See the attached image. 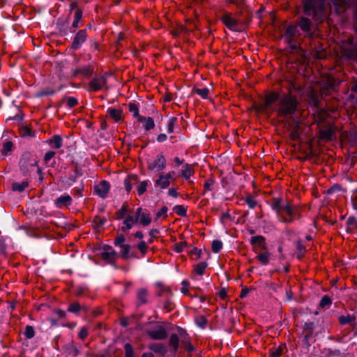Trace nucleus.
<instances>
[{"instance_id": "nucleus-50", "label": "nucleus", "mask_w": 357, "mask_h": 357, "mask_svg": "<svg viewBox=\"0 0 357 357\" xmlns=\"http://www.w3.org/2000/svg\"><path fill=\"white\" fill-rule=\"evenodd\" d=\"M137 248L143 255H145L147 251V245L144 241L140 242L137 245Z\"/></svg>"}, {"instance_id": "nucleus-17", "label": "nucleus", "mask_w": 357, "mask_h": 357, "mask_svg": "<svg viewBox=\"0 0 357 357\" xmlns=\"http://www.w3.org/2000/svg\"><path fill=\"white\" fill-rule=\"evenodd\" d=\"M137 121L143 123V126L146 130H150L155 127L154 121L151 117H144L142 116H139Z\"/></svg>"}, {"instance_id": "nucleus-55", "label": "nucleus", "mask_w": 357, "mask_h": 357, "mask_svg": "<svg viewBox=\"0 0 357 357\" xmlns=\"http://www.w3.org/2000/svg\"><path fill=\"white\" fill-rule=\"evenodd\" d=\"M188 282L187 281H183L182 282V288H181V292L184 294H187L188 292Z\"/></svg>"}, {"instance_id": "nucleus-16", "label": "nucleus", "mask_w": 357, "mask_h": 357, "mask_svg": "<svg viewBox=\"0 0 357 357\" xmlns=\"http://www.w3.org/2000/svg\"><path fill=\"white\" fill-rule=\"evenodd\" d=\"M222 21L229 29L231 30H234L238 24L237 21L227 13L222 16Z\"/></svg>"}, {"instance_id": "nucleus-44", "label": "nucleus", "mask_w": 357, "mask_h": 357, "mask_svg": "<svg viewBox=\"0 0 357 357\" xmlns=\"http://www.w3.org/2000/svg\"><path fill=\"white\" fill-rule=\"evenodd\" d=\"M78 103V100L77 98L73 97H68L66 99V104L69 107H73L77 105Z\"/></svg>"}, {"instance_id": "nucleus-24", "label": "nucleus", "mask_w": 357, "mask_h": 357, "mask_svg": "<svg viewBox=\"0 0 357 357\" xmlns=\"http://www.w3.org/2000/svg\"><path fill=\"white\" fill-rule=\"evenodd\" d=\"M149 349L155 353L161 354H164L167 351L165 347L161 343L151 344L149 345Z\"/></svg>"}, {"instance_id": "nucleus-32", "label": "nucleus", "mask_w": 357, "mask_h": 357, "mask_svg": "<svg viewBox=\"0 0 357 357\" xmlns=\"http://www.w3.org/2000/svg\"><path fill=\"white\" fill-rule=\"evenodd\" d=\"M206 267L207 264L206 262H202L200 264H198L195 266V272L196 274L199 275H202Z\"/></svg>"}, {"instance_id": "nucleus-36", "label": "nucleus", "mask_w": 357, "mask_h": 357, "mask_svg": "<svg viewBox=\"0 0 357 357\" xmlns=\"http://www.w3.org/2000/svg\"><path fill=\"white\" fill-rule=\"evenodd\" d=\"M195 92L203 98H207L209 93V89L208 88L195 89Z\"/></svg>"}, {"instance_id": "nucleus-27", "label": "nucleus", "mask_w": 357, "mask_h": 357, "mask_svg": "<svg viewBox=\"0 0 357 357\" xmlns=\"http://www.w3.org/2000/svg\"><path fill=\"white\" fill-rule=\"evenodd\" d=\"M320 135H321V137L322 139H326V140H330L332 139V137L334 135V132L331 128H328L322 130L320 132Z\"/></svg>"}, {"instance_id": "nucleus-14", "label": "nucleus", "mask_w": 357, "mask_h": 357, "mask_svg": "<svg viewBox=\"0 0 357 357\" xmlns=\"http://www.w3.org/2000/svg\"><path fill=\"white\" fill-rule=\"evenodd\" d=\"M54 203L58 208L70 206L72 203V198L68 195H63L59 197L54 201Z\"/></svg>"}, {"instance_id": "nucleus-25", "label": "nucleus", "mask_w": 357, "mask_h": 357, "mask_svg": "<svg viewBox=\"0 0 357 357\" xmlns=\"http://www.w3.org/2000/svg\"><path fill=\"white\" fill-rule=\"evenodd\" d=\"M49 144L55 149H59L62 146V139L59 135H54L50 139Z\"/></svg>"}, {"instance_id": "nucleus-23", "label": "nucleus", "mask_w": 357, "mask_h": 357, "mask_svg": "<svg viewBox=\"0 0 357 357\" xmlns=\"http://www.w3.org/2000/svg\"><path fill=\"white\" fill-rule=\"evenodd\" d=\"M299 26L304 32H309L310 31L311 21L305 17H301L299 22Z\"/></svg>"}, {"instance_id": "nucleus-59", "label": "nucleus", "mask_w": 357, "mask_h": 357, "mask_svg": "<svg viewBox=\"0 0 357 357\" xmlns=\"http://www.w3.org/2000/svg\"><path fill=\"white\" fill-rule=\"evenodd\" d=\"M87 335H88L87 331H86V328H83L80 331V332H79V337H80L81 339H82V340H83V339H84V338L87 336Z\"/></svg>"}, {"instance_id": "nucleus-62", "label": "nucleus", "mask_w": 357, "mask_h": 357, "mask_svg": "<svg viewBox=\"0 0 357 357\" xmlns=\"http://www.w3.org/2000/svg\"><path fill=\"white\" fill-rule=\"evenodd\" d=\"M206 319L204 318V317H201L199 319V320H197V324L200 326V327H204L206 324Z\"/></svg>"}, {"instance_id": "nucleus-30", "label": "nucleus", "mask_w": 357, "mask_h": 357, "mask_svg": "<svg viewBox=\"0 0 357 357\" xmlns=\"http://www.w3.org/2000/svg\"><path fill=\"white\" fill-rule=\"evenodd\" d=\"M128 110L132 114L133 117L137 118L139 119V116H141L139 114V109L136 104L130 102L128 105Z\"/></svg>"}, {"instance_id": "nucleus-58", "label": "nucleus", "mask_w": 357, "mask_h": 357, "mask_svg": "<svg viewBox=\"0 0 357 357\" xmlns=\"http://www.w3.org/2000/svg\"><path fill=\"white\" fill-rule=\"evenodd\" d=\"M81 73L84 75V76H89L91 75L92 73V70H91L90 68H84L81 70Z\"/></svg>"}, {"instance_id": "nucleus-39", "label": "nucleus", "mask_w": 357, "mask_h": 357, "mask_svg": "<svg viewBox=\"0 0 357 357\" xmlns=\"http://www.w3.org/2000/svg\"><path fill=\"white\" fill-rule=\"evenodd\" d=\"M120 248H121L120 252H121L122 257H125V258L128 257L129 252H130V245H126V244H122L121 245Z\"/></svg>"}, {"instance_id": "nucleus-7", "label": "nucleus", "mask_w": 357, "mask_h": 357, "mask_svg": "<svg viewBox=\"0 0 357 357\" xmlns=\"http://www.w3.org/2000/svg\"><path fill=\"white\" fill-rule=\"evenodd\" d=\"M250 241L257 253L259 251L266 250L267 249L265 239L261 236H252Z\"/></svg>"}, {"instance_id": "nucleus-26", "label": "nucleus", "mask_w": 357, "mask_h": 357, "mask_svg": "<svg viewBox=\"0 0 357 357\" xmlns=\"http://www.w3.org/2000/svg\"><path fill=\"white\" fill-rule=\"evenodd\" d=\"M179 340L178 337L176 334H172L169 338V346L173 349L174 351H177L179 346Z\"/></svg>"}, {"instance_id": "nucleus-4", "label": "nucleus", "mask_w": 357, "mask_h": 357, "mask_svg": "<svg viewBox=\"0 0 357 357\" xmlns=\"http://www.w3.org/2000/svg\"><path fill=\"white\" fill-rule=\"evenodd\" d=\"M166 165L167 160L162 153H159L154 158L147 160V168L151 171H162L165 169Z\"/></svg>"}, {"instance_id": "nucleus-64", "label": "nucleus", "mask_w": 357, "mask_h": 357, "mask_svg": "<svg viewBox=\"0 0 357 357\" xmlns=\"http://www.w3.org/2000/svg\"><path fill=\"white\" fill-rule=\"evenodd\" d=\"M135 236L136 238H140V239H141V238H143V236H143L142 232H141V231H137V232L135 234Z\"/></svg>"}, {"instance_id": "nucleus-40", "label": "nucleus", "mask_w": 357, "mask_h": 357, "mask_svg": "<svg viewBox=\"0 0 357 357\" xmlns=\"http://www.w3.org/2000/svg\"><path fill=\"white\" fill-rule=\"evenodd\" d=\"M126 357H133L134 351L131 344L127 343L125 344Z\"/></svg>"}, {"instance_id": "nucleus-13", "label": "nucleus", "mask_w": 357, "mask_h": 357, "mask_svg": "<svg viewBox=\"0 0 357 357\" xmlns=\"http://www.w3.org/2000/svg\"><path fill=\"white\" fill-rule=\"evenodd\" d=\"M123 225L121 227V229L123 231L130 229L137 222V217H135V215H128L125 218H123Z\"/></svg>"}, {"instance_id": "nucleus-43", "label": "nucleus", "mask_w": 357, "mask_h": 357, "mask_svg": "<svg viewBox=\"0 0 357 357\" xmlns=\"http://www.w3.org/2000/svg\"><path fill=\"white\" fill-rule=\"evenodd\" d=\"M245 202L250 208H254L257 205V202L252 197H248Z\"/></svg>"}, {"instance_id": "nucleus-31", "label": "nucleus", "mask_w": 357, "mask_h": 357, "mask_svg": "<svg viewBox=\"0 0 357 357\" xmlns=\"http://www.w3.org/2000/svg\"><path fill=\"white\" fill-rule=\"evenodd\" d=\"M82 17V12L81 10L78 9L75 11V18L72 24V26L74 28H77L79 26V21Z\"/></svg>"}, {"instance_id": "nucleus-51", "label": "nucleus", "mask_w": 357, "mask_h": 357, "mask_svg": "<svg viewBox=\"0 0 357 357\" xmlns=\"http://www.w3.org/2000/svg\"><path fill=\"white\" fill-rule=\"evenodd\" d=\"M174 210L180 215L184 216L186 214V211L182 206H176Z\"/></svg>"}, {"instance_id": "nucleus-45", "label": "nucleus", "mask_w": 357, "mask_h": 357, "mask_svg": "<svg viewBox=\"0 0 357 357\" xmlns=\"http://www.w3.org/2000/svg\"><path fill=\"white\" fill-rule=\"evenodd\" d=\"M147 296V291L145 289H141L138 292V298L142 303H145Z\"/></svg>"}, {"instance_id": "nucleus-35", "label": "nucleus", "mask_w": 357, "mask_h": 357, "mask_svg": "<svg viewBox=\"0 0 357 357\" xmlns=\"http://www.w3.org/2000/svg\"><path fill=\"white\" fill-rule=\"evenodd\" d=\"M222 248V243L219 240H215L212 242L211 249L215 253H218Z\"/></svg>"}, {"instance_id": "nucleus-33", "label": "nucleus", "mask_w": 357, "mask_h": 357, "mask_svg": "<svg viewBox=\"0 0 357 357\" xmlns=\"http://www.w3.org/2000/svg\"><path fill=\"white\" fill-rule=\"evenodd\" d=\"M128 209L127 208V206L126 204H123L122 207L116 213V216L118 219H123L125 218L128 214Z\"/></svg>"}, {"instance_id": "nucleus-12", "label": "nucleus", "mask_w": 357, "mask_h": 357, "mask_svg": "<svg viewBox=\"0 0 357 357\" xmlns=\"http://www.w3.org/2000/svg\"><path fill=\"white\" fill-rule=\"evenodd\" d=\"M135 217H137V222L144 226L149 225L151 222V219L149 215L146 213H144L141 208H138L135 213Z\"/></svg>"}, {"instance_id": "nucleus-21", "label": "nucleus", "mask_w": 357, "mask_h": 357, "mask_svg": "<svg viewBox=\"0 0 357 357\" xmlns=\"http://www.w3.org/2000/svg\"><path fill=\"white\" fill-rule=\"evenodd\" d=\"M181 343L182 346L189 352H191L194 350V347L191 344L189 341L188 336L185 334H181Z\"/></svg>"}, {"instance_id": "nucleus-28", "label": "nucleus", "mask_w": 357, "mask_h": 357, "mask_svg": "<svg viewBox=\"0 0 357 357\" xmlns=\"http://www.w3.org/2000/svg\"><path fill=\"white\" fill-rule=\"evenodd\" d=\"M257 258L263 265H266L269 262L270 253L267 252L264 253H258Z\"/></svg>"}, {"instance_id": "nucleus-57", "label": "nucleus", "mask_w": 357, "mask_h": 357, "mask_svg": "<svg viewBox=\"0 0 357 357\" xmlns=\"http://www.w3.org/2000/svg\"><path fill=\"white\" fill-rule=\"evenodd\" d=\"M167 212V208L163 207L157 213V217L160 218L161 216H165Z\"/></svg>"}, {"instance_id": "nucleus-8", "label": "nucleus", "mask_w": 357, "mask_h": 357, "mask_svg": "<svg viewBox=\"0 0 357 357\" xmlns=\"http://www.w3.org/2000/svg\"><path fill=\"white\" fill-rule=\"evenodd\" d=\"M86 36V31L85 30L79 31L74 37L72 43V48L73 50L79 49L81 47V45L85 42Z\"/></svg>"}, {"instance_id": "nucleus-34", "label": "nucleus", "mask_w": 357, "mask_h": 357, "mask_svg": "<svg viewBox=\"0 0 357 357\" xmlns=\"http://www.w3.org/2000/svg\"><path fill=\"white\" fill-rule=\"evenodd\" d=\"M147 185H148V181H143L138 183L137 193L139 195H141L146 192Z\"/></svg>"}, {"instance_id": "nucleus-10", "label": "nucleus", "mask_w": 357, "mask_h": 357, "mask_svg": "<svg viewBox=\"0 0 357 357\" xmlns=\"http://www.w3.org/2000/svg\"><path fill=\"white\" fill-rule=\"evenodd\" d=\"M102 258L107 262L113 261L116 256V252L109 246L105 245L101 252Z\"/></svg>"}, {"instance_id": "nucleus-52", "label": "nucleus", "mask_w": 357, "mask_h": 357, "mask_svg": "<svg viewBox=\"0 0 357 357\" xmlns=\"http://www.w3.org/2000/svg\"><path fill=\"white\" fill-rule=\"evenodd\" d=\"M54 155H55L54 151H50L47 152L44 157V160H45V162H48Z\"/></svg>"}, {"instance_id": "nucleus-63", "label": "nucleus", "mask_w": 357, "mask_h": 357, "mask_svg": "<svg viewBox=\"0 0 357 357\" xmlns=\"http://www.w3.org/2000/svg\"><path fill=\"white\" fill-rule=\"evenodd\" d=\"M191 254H193V255H197L198 257L200 256L201 255V250H199L197 249V248H194L191 251H190Z\"/></svg>"}, {"instance_id": "nucleus-49", "label": "nucleus", "mask_w": 357, "mask_h": 357, "mask_svg": "<svg viewBox=\"0 0 357 357\" xmlns=\"http://www.w3.org/2000/svg\"><path fill=\"white\" fill-rule=\"evenodd\" d=\"M297 250H298V252L296 254L297 258L300 259L303 256L305 248L302 244L298 243L297 245Z\"/></svg>"}, {"instance_id": "nucleus-61", "label": "nucleus", "mask_w": 357, "mask_h": 357, "mask_svg": "<svg viewBox=\"0 0 357 357\" xmlns=\"http://www.w3.org/2000/svg\"><path fill=\"white\" fill-rule=\"evenodd\" d=\"M168 195L173 197H176L178 196V193H177L176 189H174V188H170L168 190Z\"/></svg>"}, {"instance_id": "nucleus-9", "label": "nucleus", "mask_w": 357, "mask_h": 357, "mask_svg": "<svg viewBox=\"0 0 357 357\" xmlns=\"http://www.w3.org/2000/svg\"><path fill=\"white\" fill-rule=\"evenodd\" d=\"M110 189V185L105 181H102L95 186L96 193L102 198H105Z\"/></svg>"}, {"instance_id": "nucleus-11", "label": "nucleus", "mask_w": 357, "mask_h": 357, "mask_svg": "<svg viewBox=\"0 0 357 357\" xmlns=\"http://www.w3.org/2000/svg\"><path fill=\"white\" fill-rule=\"evenodd\" d=\"M147 333L154 340H162L167 336L166 331L162 326H157L155 328L148 331Z\"/></svg>"}, {"instance_id": "nucleus-47", "label": "nucleus", "mask_w": 357, "mask_h": 357, "mask_svg": "<svg viewBox=\"0 0 357 357\" xmlns=\"http://www.w3.org/2000/svg\"><path fill=\"white\" fill-rule=\"evenodd\" d=\"M283 350H284V347L283 346L279 347L278 348H277L274 351H271V357H278V356H280L282 354Z\"/></svg>"}, {"instance_id": "nucleus-2", "label": "nucleus", "mask_w": 357, "mask_h": 357, "mask_svg": "<svg viewBox=\"0 0 357 357\" xmlns=\"http://www.w3.org/2000/svg\"><path fill=\"white\" fill-rule=\"evenodd\" d=\"M271 207L282 222L290 223L301 216V208L298 206L281 198H273L271 202Z\"/></svg>"}, {"instance_id": "nucleus-56", "label": "nucleus", "mask_w": 357, "mask_h": 357, "mask_svg": "<svg viewBox=\"0 0 357 357\" xmlns=\"http://www.w3.org/2000/svg\"><path fill=\"white\" fill-rule=\"evenodd\" d=\"M213 184V180H207V181H206V182L204 183V185L205 190H211V186H212Z\"/></svg>"}, {"instance_id": "nucleus-1", "label": "nucleus", "mask_w": 357, "mask_h": 357, "mask_svg": "<svg viewBox=\"0 0 357 357\" xmlns=\"http://www.w3.org/2000/svg\"><path fill=\"white\" fill-rule=\"evenodd\" d=\"M265 105L283 117L291 118L296 110V101L289 94L270 93L266 97Z\"/></svg>"}, {"instance_id": "nucleus-15", "label": "nucleus", "mask_w": 357, "mask_h": 357, "mask_svg": "<svg viewBox=\"0 0 357 357\" xmlns=\"http://www.w3.org/2000/svg\"><path fill=\"white\" fill-rule=\"evenodd\" d=\"M107 115L115 122H120L123 119L122 111L115 108L109 107L107 111Z\"/></svg>"}, {"instance_id": "nucleus-22", "label": "nucleus", "mask_w": 357, "mask_h": 357, "mask_svg": "<svg viewBox=\"0 0 357 357\" xmlns=\"http://www.w3.org/2000/svg\"><path fill=\"white\" fill-rule=\"evenodd\" d=\"M193 172L194 170L192 167L189 164H185L183 166V169L181 171V176L185 179H188L192 176Z\"/></svg>"}, {"instance_id": "nucleus-6", "label": "nucleus", "mask_w": 357, "mask_h": 357, "mask_svg": "<svg viewBox=\"0 0 357 357\" xmlns=\"http://www.w3.org/2000/svg\"><path fill=\"white\" fill-rule=\"evenodd\" d=\"M107 75L95 77L89 82V87L93 91L101 90L107 83Z\"/></svg>"}, {"instance_id": "nucleus-29", "label": "nucleus", "mask_w": 357, "mask_h": 357, "mask_svg": "<svg viewBox=\"0 0 357 357\" xmlns=\"http://www.w3.org/2000/svg\"><path fill=\"white\" fill-rule=\"evenodd\" d=\"M13 144L11 142H6L3 144L1 153L3 155H8L13 151Z\"/></svg>"}, {"instance_id": "nucleus-37", "label": "nucleus", "mask_w": 357, "mask_h": 357, "mask_svg": "<svg viewBox=\"0 0 357 357\" xmlns=\"http://www.w3.org/2000/svg\"><path fill=\"white\" fill-rule=\"evenodd\" d=\"M27 185V182L15 183L13 185V190L15 191L21 192L24 190Z\"/></svg>"}, {"instance_id": "nucleus-5", "label": "nucleus", "mask_w": 357, "mask_h": 357, "mask_svg": "<svg viewBox=\"0 0 357 357\" xmlns=\"http://www.w3.org/2000/svg\"><path fill=\"white\" fill-rule=\"evenodd\" d=\"M176 179L175 172L170 171L167 174L160 173L158 178L155 181V185L161 189H166L170 185V181Z\"/></svg>"}, {"instance_id": "nucleus-46", "label": "nucleus", "mask_w": 357, "mask_h": 357, "mask_svg": "<svg viewBox=\"0 0 357 357\" xmlns=\"http://www.w3.org/2000/svg\"><path fill=\"white\" fill-rule=\"evenodd\" d=\"M331 303V301L330 298L327 296H324L320 301V306L324 307L325 306L330 305Z\"/></svg>"}, {"instance_id": "nucleus-42", "label": "nucleus", "mask_w": 357, "mask_h": 357, "mask_svg": "<svg viewBox=\"0 0 357 357\" xmlns=\"http://www.w3.org/2000/svg\"><path fill=\"white\" fill-rule=\"evenodd\" d=\"M353 320H354V318L351 316H350V315L340 316L339 317V321H340V324H342V325H344L346 324L350 323Z\"/></svg>"}, {"instance_id": "nucleus-54", "label": "nucleus", "mask_w": 357, "mask_h": 357, "mask_svg": "<svg viewBox=\"0 0 357 357\" xmlns=\"http://www.w3.org/2000/svg\"><path fill=\"white\" fill-rule=\"evenodd\" d=\"M124 241H125V238H124V236H122V235H121V236H118V237L115 239V245H118V246H119V247L121 248V245L122 244H124V243H124Z\"/></svg>"}, {"instance_id": "nucleus-48", "label": "nucleus", "mask_w": 357, "mask_h": 357, "mask_svg": "<svg viewBox=\"0 0 357 357\" xmlns=\"http://www.w3.org/2000/svg\"><path fill=\"white\" fill-rule=\"evenodd\" d=\"M80 310V305L79 303H75L70 305L68 310L71 312L77 313Z\"/></svg>"}, {"instance_id": "nucleus-60", "label": "nucleus", "mask_w": 357, "mask_h": 357, "mask_svg": "<svg viewBox=\"0 0 357 357\" xmlns=\"http://www.w3.org/2000/svg\"><path fill=\"white\" fill-rule=\"evenodd\" d=\"M167 139V136L165 134H160L157 137V141L158 142H163L166 141Z\"/></svg>"}, {"instance_id": "nucleus-53", "label": "nucleus", "mask_w": 357, "mask_h": 357, "mask_svg": "<svg viewBox=\"0 0 357 357\" xmlns=\"http://www.w3.org/2000/svg\"><path fill=\"white\" fill-rule=\"evenodd\" d=\"M175 121H176L175 118H172L168 123L167 130L169 133L173 132V131H174V126Z\"/></svg>"}, {"instance_id": "nucleus-18", "label": "nucleus", "mask_w": 357, "mask_h": 357, "mask_svg": "<svg viewBox=\"0 0 357 357\" xmlns=\"http://www.w3.org/2000/svg\"><path fill=\"white\" fill-rule=\"evenodd\" d=\"M137 183V177L135 175H131L126 177L124 180L125 188L128 192H130L132 186Z\"/></svg>"}, {"instance_id": "nucleus-19", "label": "nucleus", "mask_w": 357, "mask_h": 357, "mask_svg": "<svg viewBox=\"0 0 357 357\" xmlns=\"http://www.w3.org/2000/svg\"><path fill=\"white\" fill-rule=\"evenodd\" d=\"M297 32L298 29L296 26L290 25L287 27L285 33V37L289 43L292 42L293 38L296 36Z\"/></svg>"}, {"instance_id": "nucleus-3", "label": "nucleus", "mask_w": 357, "mask_h": 357, "mask_svg": "<svg viewBox=\"0 0 357 357\" xmlns=\"http://www.w3.org/2000/svg\"><path fill=\"white\" fill-rule=\"evenodd\" d=\"M326 0H303L305 13L312 16L316 21H321L324 16Z\"/></svg>"}, {"instance_id": "nucleus-41", "label": "nucleus", "mask_w": 357, "mask_h": 357, "mask_svg": "<svg viewBox=\"0 0 357 357\" xmlns=\"http://www.w3.org/2000/svg\"><path fill=\"white\" fill-rule=\"evenodd\" d=\"M34 330L32 326H27L25 328L24 335L26 338L31 339L34 336Z\"/></svg>"}, {"instance_id": "nucleus-20", "label": "nucleus", "mask_w": 357, "mask_h": 357, "mask_svg": "<svg viewBox=\"0 0 357 357\" xmlns=\"http://www.w3.org/2000/svg\"><path fill=\"white\" fill-rule=\"evenodd\" d=\"M181 343L182 346L189 352H191L194 350V347L191 344L189 341L188 336L185 334H181Z\"/></svg>"}, {"instance_id": "nucleus-38", "label": "nucleus", "mask_w": 357, "mask_h": 357, "mask_svg": "<svg viewBox=\"0 0 357 357\" xmlns=\"http://www.w3.org/2000/svg\"><path fill=\"white\" fill-rule=\"evenodd\" d=\"M186 245H187V243L185 241H181L174 245V250L176 252L179 253V252H181L184 250V248L186 247Z\"/></svg>"}]
</instances>
